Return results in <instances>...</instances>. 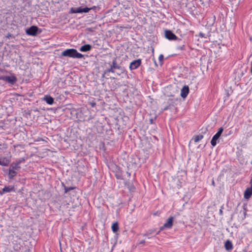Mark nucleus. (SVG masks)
I'll list each match as a JSON object with an SVG mask.
<instances>
[{"label": "nucleus", "instance_id": "obj_1", "mask_svg": "<svg viewBox=\"0 0 252 252\" xmlns=\"http://www.w3.org/2000/svg\"><path fill=\"white\" fill-rule=\"evenodd\" d=\"M62 56L76 59H81L84 57L83 55L78 53L77 50L73 48L65 50L62 53Z\"/></svg>", "mask_w": 252, "mask_h": 252}, {"label": "nucleus", "instance_id": "obj_2", "mask_svg": "<svg viewBox=\"0 0 252 252\" xmlns=\"http://www.w3.org/2000/svg\"><path fill=\"white\" fill-rule=\"evenodd\" d=\"M21 168L20 166H18L14 163H12L10 165L9 169L8 178L12 179L17 174V170Z\"/></svg>", "mask_w": 252, "mask_h": 252}, {"label": "nucleus", "instance_id": "obj_3", "mask_svg": "<svg viewBox=\"0 0 252 252\" xmlns=\"http://www.w3.org/2000/svg\"><path fill=\"white\" fill-rule=\"evenodd\" d=\"M41 30L36 26H32L26 30L27 34L31 36H36L38 33H41Z\"/></svg>", "mask_w": 252, "mask_h": 252}, {"label": "nucleus", "instance_id": "obj_4", "mask_svg": "<svg viewBox=\"0 0 252 252\" xmlns=\"http://www.w3.org/2000/svg\"><path fill=\"white\" fill-rule=\"evenodd\" d=\"M165 37L169 40H174L178 39L181 41V39L177 37V36L170 30H166L164 32Z\"/></svg>", "mask_w": 252, "mask_h": 252}, {"label": "nucleus", "instance_id": "obj_5", "mask_svg": "<svg viewBox=\"0 0 252 252\" xmlns=\"http://www.w3.org/2000/svg\"><path fill=\"white\" fill-rule=\"evenodd\" d=\"M0 80L6 81L11 85H14L17 81L16 77L14 76H0Z\"/></svg>", "mask_w": 252, "mask_h": 252}, {"label": "nucleus", "instance_id": "obj_6", "mask_svg": "<svg viewBox=\"0 0 252 252\" xmlns=\"http://www.w3.org/2000/svg\"><path fill=\"white\" fill-rule=\"evenodd\" d=\"M108 64H109V68L105 70V73H115L116 58H114L111 63H109Z\"/></svg>", "mask_w": 252, "mask_h": 252}, {"label": "nucleus", "instance_id": "obj_7", "mask_svg": "<svg viewBox=\"0 0 252 252\" xmlns=\"http://www.w3.org/2000/svg\"><path fill=\"white\" fill-rule=\"evenodd\" d=\"M118 70V72H117V74L118 75H121L122 74L126 73V71L124 66L121 65L120 64L118 63L117 62V59H116V65H115V70Z\"/></svg>", "mask_w": 252, "mask_h": 252}, {"label": "nucleus", "instance_id": "obj_8", "mask_svg": "<svg viewBox=\"0 0 252 252\" xmlns=\"http://www.w3.org/2000/svg\"><path fill=\"white\" fill-rule=\"evenodd\" d=\"M141 64V60L137 59L133 61L130 63L129 65V69L130 70H133L137 68Z\"/></svg>", "mask_w": 252, "mask_h": 252}, {"label": "nucleus", "instance_id": "obj_9", "mask_svg": "<svg viewBox=\"0 0 252 252\" xmlns=\"http://www.w3.org/2000/svg\"><path fill=\"white\" fill-rule=\"evenodd\" d=\"M11 161V156L9 157H0V165L6 166L8 165Z\"/></svg>", "mask_w": 252, "mask_h": 252}, {"label": "nucleus", "instance_id": "obj_10", "mask_svg": "<svg viewBox=\"0 0 252 252\" xmlns=\"http://www.w3.org/2000/svg\"><path fill=\"white\" fill-rule=\"evenodd\" d=\"M15 191L14 187L13 186H5L1 190H0V194L2 195L6 193Z\"/></svg>", "mask_w": 252, "mask_h": 252}, {"label": "nucleus", "instance_id": "obj_11", "mask_svg": "<svg viewBox=\"0 0 252 252\" xmlns=\"http://www.w3.org/2000/svg\"><path fill=\"white\" fill-rule=\"evenodd\" d=\"M174 218L173 217H170L167 220L166 222L164 224L163 226L160 227V230L163 229V227L170 228L173 225V221Z\"/></svg>", "mask_w": 252, "mask_h": 252}, {"label": "nucleus", "instance_id": "obj_12", "mask_svg": "<svg viewBox=\"0 0 252 252\" xmlns=\"http://www.w3.org/2000/svg\"><path fill=\"white\" fill-rule=\"evenodd\" d=\"M189 93V88L188 86H185L181 90V96L182 97L186 98Z\"/></svg>", "mask_w": 252, "mask_h": 252}, {"label": "nucleus", "instance_id": "obj_13", "mask_svg": "<svg viewBox=\"0 0 252 252\" xmlns=\"http://www.w3.org/2000/svg\"><path fill=\"white\" fill-rule=\"evenodd\" d=\"M252 195V188H247L244 192V198L249 199Z\"/></svg>", "mask_w": 252, "mask_h": 252}, {"label": "nucleus", "instance_id": "obj_14", "mask_svg": "<svg viewBox=\"0 0 252 252\" xmlns=\"http://www.w3.org/2000/svg\"><path fill=\"white\" fill-rule=\"evenodd\" d=\"M43 100L45 101L49 105H52L54 103V98L49 95H44Z\"/></svg>", "mask_w": 252, "mask_h": 252}, {"label": "nucleus", "instance_id": "obj_15", "mask_svg": "<svg viewBox=\"0 0 252 252\" xmlns=\"http://www.w3.org/2000/svg\"><path fill=\"white\" fill-rule=\"evenodd\" d=\"M92 46L90 44H87L82 46L79 48V51L83 52L90 51L92 50Z\"/></svg>", "mask_w": 252, "mask_h": 252}, {"label": "nucleus", "instance_id": "obj_16", "mask_svg": "<svg viewBox=\"0 0 252 252\" xmlns=\"http://www.w3.org/2000/svg\"><path fill=\"white\" fill-rule=\"evenodd\" d=\"M224 247L226 250L229 251L233 249V246L232 242L229 240H227L224 243Z\"/></svg>", "mask_w": 252, "mask_h": 252}, {"label": "nucleus", "instance_id": "obj_17", "mask_svg": "<svg viewBox=\"0 0 252 252\" xmlns=\"http://www.w3.org/2000/svg\"><path fill=\"white\" fill-rule=\"evenodd\" d=\"M219 135H218L217 133H216L213 137L211 141V144L212 145V146L215 147L217 144V141L219 140L220 137Z\"/></svg>", "mask_w": 252, "mask_h": 252}, {"label": "nucleus", "instance_id": "obj_18", "mask_svg": "<svg viewBox=\"0 0 252 252\" xmlns=\"http://www.w3.org/2000/svg\"><path fill=\"white\" fill-rule=\"evenodd\" d=\"M70 12L71 13H81L82 7H72L70 9Z\"/></svg>", "mask_w": 252, "mask_h": 252}, {"label": "nucleus", "instance_id": "obj_19", "mask_svg": "<svg viewBox=\"0 0 252 252\" xmlns=\"http://www.w3.org/2000/svg\"><path fill=\"white\" fill-rule=\"evenodd\" d=\"M240 218L242 220H244L246 218L247 215V209L245 206L243 207V210L240 212Z\"/></svg>", "mask_w": 252, "mask_h": 252}, {"label": "nucleus", "instance_id": "obj_20", "mask_svg": "<svg viewBox=\"0 0 252 252\" xmlns=\"http://www.w3.org/2000/svg\"><path fill=\"white\" fill-rule=\"evenodd\" d=\"M112 230L113 231V232L115 233L117 232L119 230V225L118 223L117 222H115L112 225Z\"/></svg>", "mask_w": 252, "mask_h": 252}, {"label": "nucleus", "instance_id": "obj_21", "mask_svg": "<svg viewBox=\"0 0 252 252\" xmlns=\"http://www.w3.org/2000/svg\"><path fill=\"white\" fill-rule=\"evenodd\" d=\"M204 136L202 134L197 135L194 136V141L195 142H198L203 138Z\"/></svg>", "mask_w": 252, "mask_h": 252}, {"label": "nucleus", "instance_id": "obj_22", "mask_svg": "<svg viewBox=\"0 0 252 252\" xmlns=\"http://www.w3.org/2000/svg\"><path fill=\"white\" fill-rule=\"evenodd\" d=\"M63 185L64 189V193H67L68 191L72 190L75 188V187H67L64 184H63Z\"/></svg>", "mask_w": 252, "mask_h": 252}, {"label": "nucleus", "instance_id": "obj_23", "mask_svg": "<svg viewBox=\"0 0 252 252\" xmlns=\"http://www.w3.org/2000/svg\"><path fill=\"white\" fill-rule=\"evenodd\" d=\"M8 146L7 144L5 143H0V150L4 151L7 149Z\"/></svg>", "mask_w": 252, "mask_h": 252}, {"label": "nucleus", "instance_id": "obj_24", "mask_svg": "<svg viewBox=\"0 0 252 252\" xmlns=\"http://www.w3.org/2000/svg\"><path fill=\"white\" fill-rule=\"evenodd\" d=\"M24 161H25V158H21L19 159V160H16V161L14 163H15L16 164H17L18 166H20V164L22 162H24Z\"/></svg>", "mask_w": 252, "mask_h": 252}, {"label": "nucleus", "instance_id": "obj_25", "mask_svg": "<svg viewBox=\"0 0 252 252\" xmlns=\"http://www.w3.org/2000/svg\"><path fill=\"white\" fill-rule=\"evenodd\" d=\"M91 10V8L85 7L84 8L82 7V13H87Z\"/></svg>", "mask_w": 252, "mask_h": 252}, {"label": "nucleus", "instance_id": "obj_26", "mask_svg": "<svg viewBox=\"0 0 252 252\" xmlns=\"http://www.w3.org/2000/svg\"><path fill=\"white\" fill-rule=\"evenodd\" d=\"M163 59H164V56L162 54H160L159 56V57H158V60H159V63H160L161 65L163 63Z\"/></svg>", "mask_w": 252, "mask_h": 252}, {"label": "nucleus", "instance_id": "obj_27", "mask_svg": "<svg viewBox=\"0 0 252 252\" xmlns=\"http://www.w3.org/2000/svg\"><path fill=\"white\" fill-rule=\"evenodd\" d=\"M115 176H116V178L118 179H120V180L123 179L122 175L121 173H117V174H116Z\"/></svg>", "mask_w": 252, "mask_h": 252}, {"label": "nucleus", "instance_id": "obj_28", "mask_svg": "<svg viewBox=\"0 0 252 252\" xmlns=\"http://www.w3.org/2000/svg\"><path fill=\"white\" fill-rule=\"evenodd\" d=\"M170 99L168 100V101H169ZM167 103L168 104V105L166 106L165 107H164L162 109V111H166V110H167L168 109H169L170 108V104L169 103V101H168Z\"/></svg>", "mask_w": 252, "mask_h": 252}, {"label": "nucleus", "instance_id": "obj_29", "mask_svg": "<svg viewBox=\"0 0 252 252\" xmlns=\"http://www.w3.org/2000/svg\"><path fill=\"white\" fill-rule=\"evenodd\" d=\"M223 131V128L222 127H220V128H219L218 132L216 133H217L218 135L220 136L221 134H222Z\"/></svg>", "mask_w": 252, "mask_h": 252}, {"label": "nucleus", "instance_id": "obj_30", "mask_svg": "<svg viewBox=\"0 0 252 252\" xmlns=\"http://www.w3.org/2000/svg\"><path fill=\"white\" fill-rule=\"evenodd\" d=\"M177 49L179 50H185V45H182L180 46H178L177 47Z\"/></svg>", "mask_w": 252, "mask_h": 252}, {"label": "nucleus", "instance_id": "obj_31", "mask_svg": "<svg viewBox=\"0 0 252 252\" xmlns=\"http://www.w3.org/2000/svg\"><path fill=\"white\" fill-rule=\"evenodd\" d=\"M199 36L202 38H203V37L206 38L205 34L201 32H200L199 33Z\"/></svg>", "mask_w": 252, "mask_h": 252}, {"label": "nucleus", "instance_id": "obj_32", "mask_svg": "<svg viewBox=\"0 0 252 252\" xmlns=\"http://www.w3.org/2000/svg\"><path fill=\"white\" fill-rule=\"evenodd\" d=\"M156 230L155 229H150L148 230V232L149 233V234H152L153 233H154L155 232Z\"/></svg>", "mask_w": 252, "mask_h": 252}, {"label": "nucleus", "instance_id": "obj_33", "mask_svg": "<svg viewBox=\"0 0 252 252\" xmlns=\"http://www.w3.org/2000/svg\"><path fill=\"white\" fill-rule=\"evenodd\" d=\"M90 104L91 105L92 107H94L96 105V103L95 102L93 101V102H91L90 103Z\"/></svg>", "mask_w": 252, "mask_h": 252}, {"label": "nucleus", "instance_id": "obj_34", "mask_svg": "<svg viewBox=\"0 0 252 252\" xmlns=\"http://www.w3.org/2000/svg\"><path fill=\"white\" fill-rule=\"evenodd\" d=\"M222 209H223V206H222L221 207V208L219 210V214H220V215H223Z\"/></svg>", "mask_w": 252, "mask_h": 252}, {"label": "nucleus", "instance_id": "obj_35", "mask_svg": "<svg viewBox=\"0 0 252 252\" xmlns=\"http://www.w3.org/2000/svg\"><path fill=\"white\" fill-rule=\"evenodd\" d=\"M156 118H157V117L156 116L154 119H153V118L150 119V123L151 124H154V121L155 119H156Z\"/></svg>", "mask_w": 252, "mask_h": 252}, {"label": "nucleus", "instance_id": "obj_36", "mask_svg": "<svg viewBox=\"0 0 252 252\" xmlns=\"http://www.w3.org/2000/svg\"><path fill=\"white\" fill-rule=\"evenodd\" d=\"M142 235L143 236H144V237H147V236H149V235H150L149 233V232H148V231L147 232L145 233H143V234H142Z\"/></svg>", "mask_w": 252, "mask_h": 252}, {"label": "nucleus", "instance_id": "obj_37", "mask_svg": "<svg viewBox=\"0 0 252 252\" xmlns=\"http://www.w3.org/2000/svg\"><path fill=\"white\" fill-rule=\"evenodd\" d=\"M108 73H105V70L103 72V73L102 74L101 78L104 79L105 78V75H107Z\"/></svg>", "mask_w": 252, "mask_h": 252}, {"label": "nucleus", "instance_id": "obj_38", "mask_svg": "<svg viewBox=\"0 0 252 252\" xmlns=\"http://www.w3.org/2000/svg\"><path fill=\"white\" fill-rule=\"evenodd\" d=\"M145 243V240H141L140 242H139V244H143Z\"/></svg>", "mask_w": 252, "mask_h": 252}, {"label": "nucleus", "instance_id": "obj_39", "mask_svg": "<svg viewBox=\"0 0 252 252\" xmlns=\"http://www.w3.org/2000/svg\"><path fill=\"white\" fill-rule=\"evenodd\" d=\"M250 184H251V187L252 188V178H251V180H250Z\"/></svg>", "mask_w": 252, "mask_h": 252}, {"label": "nucleus", "instance_id": "obj_40", "mask_svg": "<svg viewBox=\"0 0 252 252\" xmlns=\"http://www.w3.org/2000/svg\"><path fill=\"white\" fill-rule=\"evenodd\" d=\"M95 8H96V7H95V6H93L92 7H91L90 8H91V9H95Z\"/></svg>", "mask_w": 252, "mask_h": 252}, {"label": "nucleus", "instance_id": "obj_41", "mask_svg": "<svg viewBox=\"0 0 252 252\" xmlns=\"http://www.w3.org/2000/svg\"><path fill=\"white\" fill-rule=\"evenodd\" d=\"M251 73H252V65H251Z\"/></svg>", "mask_w": 252, "mask_h": 252}, {"label": "nucleus", "instance_id": "obj_42", "mask_svg": "<svg viewBox=\"0 0 252 252\" xmlns=\"http://www.w3.org/2000/svg\"><path fill=\"white\" fill-rule=\"evenodd\" d=\"M159 232H160V230H159V231H158L156 233V234H157H157H158Z\"/></svg>", "mask_w": 252, "mask_h": 252}, {"label": "nucleus", "instance_id": "obj_43", "mask_svg": "<svg viewBox=\"0 0 252 252\" xmlns=\"http://www.w3.org/2000/svg\"><path fill=\"white\" fill-rule=\"evenodd\" d=\"M127 174H128V176H130V174L128 172H127Z\"/></svg>", "mask_w": 252, "mask_h": 252}, {"label": "nucleus", "instance_id": "obj_44", "mask_svg": "<svg viewBox=\"0 0 252 252\" xmlns=\"http://www.w3.org/2000/svg\"><path fill=\"white\" fill-rule=\"evenodd\" d=\"M127 174H128V176H130V174L128 172H127Z\"/></svg>", "mask_w": 252, "mask_h": 252}, {"label": "nucleus", "instance_id": "obj_45", "mask_svg": "<svg viewBox=\"0 0 252 252\" xmlns=\"http://www.w3.org/2000/svg\"><path fill=\"white\" fill-rule=\"evenodd\" d=\"M147 237H148V239H150V238H151L152 237H150V236H147Z\"/></svg>", "mask_w": 252, "mask_h": 252}, {"label": "nucleus", "instance_id": "obj_46", "mask_svg": "<svg viewBox=\"0 0 252 252\" xmlns=\"http://www.w3.org/2000/svg\"><path fill=\"white\" fill-rule=\"evenodd\" d=\"M231 133V131H229V133L228 134V135L229 134H230Z\"/></svg>", "mask_w": 252, "mask_h": 252}]
</instances>
